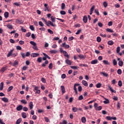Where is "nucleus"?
Returning a JSON list of instances; mask_svg holds the SVG:
<instances>
[{"instance_id": "nucleus-35", "label": "nucleus", "mask_w": 124, "mask_h": 124, "mask_svg": "<svg viewBox=\"0 0 124 124\" xmlns=\"http://www.w3.org/2000/svg\"><path fill=\"white\" fill-rule=\"evenodd\" d=\"M60 14H61V15H65V14H66V12L64 11H61Z\"/></svg>"}, {"instance_id": "nucleus-27", "label": "nucleus", "mask_w": 124, "mask_h": 124, "mask_svg": "<svg viewBox=\"0 0 124 124\" xmlns=\"http://www.w3.org/2000/svg\"><path fill=\"white\" fill-rule=\"evenodd\" d=\"M101 109H102V107L100 106L97 107L95 108V110L96 111H100V110H101Z\"/></svg>"}, {"instance_id": "nucleus-61", "label": "nucleus", "mask_w": 124, "mask_h": 124, "mask_svg": "<svg viewBox=\"0 0 124 124\" xmlns=\"http://www.w3.org/2000/svg\"><path fill=\"white\" fill-rule=\"evenodd\" d=\"M9 41L11 43H13V44L15 43V41L14 40H13V39H10L9 40Z\"/></svg>"}, {"instance_id": "nucleus-28", "label": "nucleus", "mask_w": 124, "mask_h": 124, "mask_svg": "<svg viewBox=\"0 0 124 124\" xmlns=\"http://www.w3.org/2000/svg\"><path fill=\"white\" fill-rule=\"evenodd\" d=\"M10 64H11V65H13V66H15L16 67L17 65H18V62H16V63L10 62Z\"/></svg>"}, {"instance_id": "nucleus-30", "label": "nucleus", "mask_w": 124, "mask_h": 124, "mask_svg": "<svg viewBox=\"0 0 124 124\" xmlns=\"http://www.w3.org/2000/svg\"><path fill=\"white\" fill-rule=\"evenodd\" d=\"M61 8L62 10H63L64 8H65V4H64V3H62Z\"/></svg>"}, {"instance_id": "nucleus-17", "label": "nucleus", "mask_w": 124, "mask_h": 124, "mask_svg": "<svg viewBox=\"0 0 124 124\" xmlns=\"http://www.w3.org/2000/svg\"><path fill=\"white\" fill-rule=\"evenodd\" d=\"M81 122L83 123V124H86V122H87V120L86 119V117H83L81 118Z\"/></svg>"}, {"instance_id": "nucleus-12", "label": "nucleus", "mask_w": 124, "mask_h": 124, "mask_svg": "<svg viewBox=\"0 0 124 124\" xmlns=\"http://www.w3.org/2000/svg\"><path fill=\"white\" fill-rule=\"evenodd\" d=\"M103 98H104L105 99L106 101H104L103 102L104 103V104H108V103H110V101H109V100L107 98H106L105 97H104V96H103Z\"/></svg>"}, {"instance_id": "nucleus-52", "label": "nucleus", "mask_w": 124, "mask_h": 124, "mask_svg": "<svg viewBox=\"0 0 124 124\" xmlns=\"http://www.w3.org/2000/svg\"><path fill=\"white\" fill-rule=\"evenodd\" d=\"M94 12H95V13H96V14H97V15L98 16H99V12H98V10L95 9V10H94Z\"/></svg>"}, {"instance_id": "nucleus-2", "label": "nucleus", "mask_w": 124, "mask_h": 124, "mask_svg": "<svg viewBox=\"0 0 124 124\" xmlns=\"http://www.w3.org/2000/svg\"><path fill=\"white\" fill-rule=\"evenodd\" d=\"M21 57H22L23 59H25L26 57H30V56H31V52H27L26 54H25L24 53H21Z\"/></svg>"}, {"instance_id": "nucleus-42", "label": "nucleus", "mask_w": 124, "mask_h": 124, "mask_svg": "<svg viewBox=\"0 0 124 124\" xmlns=\"http://www.w3.org/2000/svg\"><path fill=\"white\" fill-rule=\"evenodd\" d=\"M39 25L40 26V27H44V24H43V22L42 21H39Z\"/></svg>"}, {"instance_id": "nucleus-3", "label": "nucleus", "mask_w": 124, "mask_h": 124, "mask_svg": "<svg viewBox=\"0 0 124 124\" xmlns=\"http://www.w3.org/2000/svg\"><path fill=\"white\" fill-rule=\"evenodd\" d=\"M46 24L48 27H49L50 26H50H52V27H56V25L54 24V23H53V22H52L50 20L46 21Z\"/></svg>"}, {"instance_id": "nucleus-41", "label": "nucleus", "mask_w": 124, "mask_h": 124, "mask_svg": "<svg viewBox=\"0 0 124 124\" xmlns=\"http://www.w3.org/2000/svg\"><path fill=\"white\" fill-rule=\"evenodd\" d=\"M101 74H102V75L104 76L105 77H108V74L106 73L105 72H102Z\"/></svg>"}, {"instance_id": "nucleus-54", "label": "nucleus", "mask_w": 124, "mask_h": 124, "mask_svg": "<svg viewBox=\"0 0 124 124\" xmlns=\"http://www.w3.org/2000/svg\"><path fill=\"white\" fill-rule=\"evenodd\" d=\"M120 6H121V5L119 3L116 4L115 5V7H116V8H120Z\"/></svg>"}, {"instance_id": "nucleus-49", "label": "nucleus", "mask_w": 124, "mask_h": 124, "mask_svg": "<svg viewBox=\"0 0 124 124\" xmlns=\"http://www.w3.org/2000/svg\"><path fill=\"white\" fill-rule=\"evenodd\" d=\"M47 31H48V32L50 33V34H53L54 33V32L53 31H52V30H51L50 29H48Z\"/></svg>"}, {"instance_id": "nucleus-59", "label": "nucleus", "mask_w": 124, "mask_h": 124, "mask_svg": "<svg viewBox=\"0 0 124 124\" xmlns=\"http://www.w3.org/2000/svg\"><path fill=\"white\" fill-rule=\"evenodd\" d=\"M30 29L31 30V31H34V27H33L32 25L30 26Z\"/></svg>"}, {"instance_id": "nucleus-48", "label": "nucleus", "mask_w": 124, "mask_h": 124, "mask_svg": "<svg viewBox=\"0 0 124 124\" xmlns=\"http://www.w3.org/2000/svg\"><path fill=\"white\" fill-rule=\"evenodd\" d=\"M31 32L26 33V37H30L31 36Z\"/></svg>"}, {"instance_id": "nucleus-46", "label": "nucleus", "mask_w": 124, "mask_h": 124, "mask_svg": "<svg viewBox=\"0 0 124 124\" xmlns=\"http://www.w3.org/2000/svg\"><path fill=\"white\" fill-rule=\"evenodd\" d=\"M60 124H67V121L66 120H63L62 123L60 122Z\"/></svg>"}, {"instance_id": "nucleus-8", "label": "nucleus", "mask_w": 124, "mask_h": 124, "mask_svg": "<svg viewBox=\"0 0 124 124\" xmlns=\"http://www.w3.org/2000/svg\"><path fill=\"white\" fill-rule=\"evenodd\" d=\"M39 56V53H33L31 54V57L32 58H36V57Z\"/></svg>"}, {"instance_id": "nucleus-53", "label": "nucleus", "mask_w": 124, "mask_h": 124, "mask_svg": "<svg viewBox=\"0 0 124 124\" xmlns=\"http://www.w3.org/2000/svg\"><path fill=\"white\" fill-rule=\"evenodd\" d=\"M71 68L72 69H77L78 68V67L77 66H71Z\"/></svg>"}, {"instance_id": "nucleus-43", "label": "nucleus", "mask_w": 124, "mask_h": 124, "mask_svg": "<svg viewBox=\"0 0 124 124\" xmlns=\"http://www.w3.org/2000/svg\"><path fill=\"white\" fill-rule=\"evenodd\" d=\"M22 109H23V111H25V112H27L29 110V108H28L26 107H23V108H22Z\"/></svg>"}, {"instance_id": "nucleus-5", "label": "nucleus", "mask_w": 124, "mask_h": 124, "mask_svg": "<svg viewBox=\"0 0 124 124\" xmlns=\"http://www.w3.org/2000/svg\"><path fill=\"white\" fill-rule=\"evenodd\" d=\"M106 119L107 120H108V121H111V120H114L116 121V120H117V117L114 116H107Z\"/></svg>"}, {"instance_id": "nucleus-15", "label": "nucleus", "mask_w": 124, "mask_h": 124, "mask_svg": "<svg viewBox=\"0 0 124 124\" xmlns=\"http://www.w3.org/2000/svg\"><path fill=\"white\" fill-rule=\"evenodd\" d=\"M62 93H65V88H64V86H61Z\"/></svg>"}, {"instance_id": "nucleus-37", "label": "nucleus", "mask_w": 124, "mask_h": 124, "mask_svg": "<svg viewBox=\"0 0 124 124\" xmlns=\"http://www.w3.org/2000/svg\"><path fill=\"white\" fill-rule=\"evenodd\" d=\"M118 86H119V87H122V86H123V82H122V80H119L118 81Z\"/></svg>"}, {"instance_id": "nucleus-63", "label": "nucleus", "mask_w": 124, "mask_h": 124, "mask_svg": "<svg viewBox=\"0 0 124 124\" xmlns=\"http://www.w3.org/2000/svg\"><path fill=\"white\" fill-rule=\"evenodd\" d=\"M78 92H81L82 90H83V89L82 88V86H78Z\"/></svg>"}, {"instance_id": "nucleus-19", "label": "nucleus", "mask_w": 124, "mask_h": 124, "mask_svg": "<svg viewBox=\"0 0 124 124\" xmlns=\"http://www.w3.org/2000/svg\"><path fill=\"white\" fill-rule=\"evenodd\" d=\"M3 85H4V83H3V82L0 83V91H2V90H3Z\"/></svg>"}, {"instance_id": "nucleus-22", "label": "nucleus", "mask_w": 124, "mask_h": 124, "mask_svg": "<svg viewBox=\"0 0 124 124\" xmlns=\"http://www.w3.org/2000/svg\"><path fill=\"white\" fill-rule=\"evenodd\" d=\"M2 100L4 102H6V103L8 102V99L6 97L2 98Z\"/></svg>"}, {"instance_id": "nucleus-9", "label": "nucleus", "mask_w": 124, "mask_h": 124, "mask_svg": "<svg viewBox=\"0 0 124 124\" xmlns=\"http://www.w3.org/2000/svg\"><path fill=\"white\" fill-rule=\"evenodd\" d=\"M14 51V49H12L10 50V51L8 53L7 57L8 58H9L11 56H12V53H13V51Z\"/></svg>"}, {"instance_id": "nucleus-23", "label": "nucleus", "mask_w": 124, "mask_h": 124, "mask_svg": "<svg viewBox=\"0 0 124 124\" xmlns=\"http://www.w3.org/2000/svg\"><path fill=\"white\" fill-rule=\"evenodd\" d=\"M50 53L51 54H56V53H58V51L57 50H51L50 51Z\"/></svg>"}, {"instance_id": "nucleus-45", "label": "nucleus", "mask_w": 124, "mask_h": 124, "mask_svg": "<svg viewBox=\"0 0 124 124\" xmlns=\"http://www.w3.org/2000/svg\"><path fill=\"white\" fill-rule=\"evenodd\" d=\"M42 60H43V58L42 59V58L39 57L37 59V62H42Z\"/></svg>"}, {"instance_id": "nucleus-11", "label": "nucleus", "mask_w": 124, "mask_h": 124, "mask_svg": "<svg viewBox=\"0 0 124 124\" xmlns=\"http://www.w3.org/2000/svg\"><path fill=\"white\" fill-rule=\"evenodd\" d=\"M29 108L30 110H31V109H33V104L32 102H30L29 103Z\"/></svg>"}, {"instance_id": "nucleus-44", "label": "nucleus", "mask_w": 124, "mask_h": 124, "mask_svg": "<svg viewBox=\"0 0 124 124\" xmlns=\"http://www.w3.org/2000/svg\"><path fill=\"white\" fill-rule=\"evenodd\" d=\"M61 77L62 79H65V78H66V75H65V74H63L62 75Z\"/></svg>"}, {"instance_id": "nucleus-33", "label": "nucleus", "mask_w": 124, "mask_h": 124, "mask_svg": "<svg viewBox=\"0 0 124 124\" xmlns=\"http://www.w3.org/2000/svg\"><path fill=\"white\" fill-rule=\"evenodd\" d=\"M72 111L75 112H77L78 111V108L76 107H74L72 108Z\"/></svg>"}, {"instance_id": "nucleus-7", "label": "nucleus", "mask_w": 124, "mask_h": 124, "mask_svg": "<svg viewBox=\"0 0 124 124\" xmlns=\"http://www.w3.org/2000/svg\"><path fill=\"white\" fill-rule=\"evenodd\" d=\"M62 47L65 48V49H69L70 46H69V45H67L66 43H63L62 44Z\"/></svg>"}, {"instance_id": "nucleus-57", "label": "nucleus", "mask_w": 124, "mask_h": 124, "mask_svg": "<svg viewBox=\"0 0 124 124\" xmlns=\"http://www.w3.org/2000/svg\"><path fill=\"white\" fill-rule=\"evenodd\" d=\"M97 42H101V38L100 37H97Z\"/></svg>"}, {"instance_id": "nucleus-47", "label": "nucleus", "mask_w": 124, "mask_h": 124, "mask_svg": "<svg viewBox=\"0 0 124 124\" xmlns=\"http://www.w3.org/2000/svg\"><path fill=\"white\" fill-rule=\"evenodd\" d=\"M117 73L118 74H119V75H121V74H122V70L121 69H119L117 70Z\"/></svg>"}, {"instance_id": "nucleus-13", "label": "nucleus", "mask_w": 124, "mask_h": 124, "mask_svg": "<svg viewBox=\"0 0 124 124\" xmlns=\"http://www.w3.org/2000/svg\"><path fill=\"white\" fill-rule=\"evenodd\" d=\"M108 88H109V91H110V92H111V93H116V91L113 90V88H112V87H111V86L109 85L108 86Z\"/></svg>"}, {"instance_id": "nucleus-20", "label": "nucleus", "mask_w": 124, "mask_h": 124, "mask_svg": "<svg viewBox=\"0 0 124 124\" xmlns=\"http://www.w3.org/2000/svg\"><path fill=\"white\" fill-rule=\"evenodd\" d=\"M7 27L8 28V29H9L10 30H12V29H13V26L10 24L7 25Z\"/></svg>"}, {"instance_id": "nucleus-55", "label": "nucleus", "mask_w": 124, "mask_h": 124, "mask_svg": "<svg viewBox=\"0 0 124 124\" xmlns=\"http://www.w3.org/2000/svg\"><path fill=\"white\" fill-rule=\"evenodd\" d=\"M51 19L52 22H53V23H55L56 22V19H55V18H54V16H51Z\"/></svg>"}, {"instance_id": "nucleus-62", "label": "nucleus", "mask_w": 124, "mask_h": 124, "mask_svg": "<svg viewBox=\"0 0 124 124\" xmlns=\"http://www.w3.org/2000/svg\"><path fill=\"white\" fill-rule=\"evenodd\" d=\"M44 112V109H40L38 110V113H43Z\"/></svg>"}, {"instance_id": "nucleus-40", "label": "nucleus", "mask_w": 124, "mask_h": 124, "mask_svg": "<svg viewBox=\"0 0 124 124\" xmlns=\"http://www.w3.org/2000/svg\"><path fill=\"white\" fill-rule=\"evenodd\" d=\"M21 103H23V104H27V103H28L27 101H26V100H24V99L21 100Z\"/></svg>"}, {"instance_id": "nucleus-64", "label": "nucleus", "mask_w": 124, "mask_h": 124, "mask_svg": "<svg viewBox=\"0 0 124 124\" xmlns=\"http://www.w3.org/2000/svg\"><path fill=\"white\" fill-rule=\"evenodd\" d=\"M16 49L17 50H22V47L19 46H16Z\"/></svg>"}, {"instance_id": "nucleus-50", "label": "nucleus", "mask_w": 124, "mask_h": 124, "mask_svg": "<svg viewBox=\"0 0 124 124\" xmlns=\"http://www.w3.org/2000/svg\"><path fill=\"white\" fill-rule=\"evenodd\" d=\"M30 44H31V45H33V46H35V45H36V43L33 41H31Z\"/></svg>"}, {"instance_id": "nucleus-10", "label": "nucleus", "mask_w": 124, "mask_h": 124, "mask_svg": "<svg viewBox=\"0 0 124 124\" xmlns=\"http://www.w3.org/2000/svg\"><path fill=\"white\" fill-rule=\"evenodd\" d=\"M6 69H7V66L3 67L1 68L0 71L1 72V73H3V72H4L5 70H6Z\"/></svg>"}, {"instance_id": "nucleus-31", "label": "nucleus", "mask_w": 124, "mask_h": 124, "mask_svg": "<svg viewBox=\"0 0 124 124\" xmlns=\"http://www.w3.org/2000/svg\"><path fill=\"white\" fill-rule=\"evenodd\" d=\"M12 90H13V86H10L7 89V92H11V91H12Z\"/></svg>"}, {"instance_id": "nucleus-58", "label": "nucleus", "mask_w": 124, "mask_h": 124, "mask_svg": "<svg viewBox=\"0 0 124 124\" xmlns=\"http://www.w3.org/2000/svg\"><path fill=\"white\" fill-rule=\"evenodd\" d=\"M80 27H81V25L79 23L75 25V28H80Z\"/></svg>"}, {"instance_id": "nucleus-29", "label": "nucleus", "mask_w": 124, "mask_h": 124, "mask_svg": "<svg viewBox=\"0 0 124 124\" xmlns=\"http://www.w3.org/2000/svg\"><path fill=\"white\" fill-rule=\"evenodd\" d=\"M108 45H110V46H112V45H113V44H114V42H113V41H109L108 42Z\"/></svg>"}, {"instance_id": "nucleus-6", "label": "nucleus", "mask_w": 124, "mask_h": 124, "mask_svg": "<svg viewBox=\"0 0 124 124\" xmlns=\"http://www.w3.org/2000/svg\"><path fill=\"white\" fill-rule=\"evenodd\" d=\"M79 86H80V84H77V83L75 84V85L74 86V91H75V92L76 93V94H77V93H78L77 87H78Z\"/></svg>"}, {"instance_id": "nucleus-39", "label": "nucleus", "mask_w": 124, "mask_h": 124, "mask_svg": "<svg viewBox=\"0 0 124 124\" xmlns=\"http://www.w3.org/2000/svg\"><path fill=\"white\" fill-rule=\"evenodd\" d=\"M49 69H52L53 68V63H50L48 65Z\"/></svg>"}, {"instance_id": "nucleus-4", "label": "nucleus", "mask_w": 124, "mask_h": 124, "mask_svg": "<svg viewBox=\"0 0 124 124\" xmlns=\"http://www.w3.org/2000/svg\"><path fill=\"white\" fill-rule=\"evenodd\" d=\"M43 55H44V57L43 58V61H46V60H47V59H48V60H50L51 58L50 57H49V56H48V55L46 54V53H44Z\"/></svg>"}, {"instance_id": "nucleus-36", "label": "nucleus", "mask_w": 124, "mask_h": 124, "mask_svg": "<svg viewBox=\"0 0 124 124\" xmlns=\"http://www.w3.org/2000/svg\"><path fill=\"white\" fill-rule=\"evenodd\" d=\"M96 88H97L98 89H99V88L101 87V83H97L96 85Z\"/></svg>"}, {"instance_id": "nucleus-38", "label": "nucleus", "mask_w": 124, "mask_h": 124, "mask_svg": "<svg viewBox=\"0 0 124 124\" xmlns=\"http://www.w3.org/2000/svg\"><path fill=\"white\" fill-rule=\"evenodd\" d=\"M120 51H121V47L120 46H118L117 47L116 52L117 53H120Z\"/></svg>"}, {"instance_id": "nucleus-21", "label": "nucleus", "mask_w": 124, "mask_h": 124, "mask_svg": "<svg viewBox=\"0 0 124 124\" xmlns=\"http://www.w3.org/2000/svg\"><path fill=\"white\" fill-rule=\"evenodd\" d=\"M4 15L5 18H8V16H9V13L8 12H5Z\"/></svg>"}, {"instance_id": "nucleus-1", "label": "nucleus", "mask_w": 124, "mask_h": 124, "mask_svg": "<svg viewBox=\"0 0 124 124\" xmlns=\"http://www.w3.org/2000/svg\"><path fill=\"white\" fill-rule=\"evenodd\" d=\"M60 52L61 53H62L64 57H66L67 59H69V55H68V53L66 51L63 50L62 48H60Z\"/></svg>"}, {"instance_id": "nucleus-24", "label": "nucleus", "mask_w": 124, "mask_h": 124, "mask_svg": "<svg viewBox=\"0 0 124 124\" xmlns=\"http://www.w3.org/2000/svg\"><path fill=\"white\" fill-rule=\"evenodd\" d=\"M82 84L85 86V87H88V82H87L85 80H82Z\"/></svg>"}, {"instance_id": "nucleus-25", "label": "nucleus", "mask_w": 124, "mask_h": 124, "mask_svg": "<svg viewBox=\"0 0 124 124\" xmlns=\"http://www.w3.org/2000/svg\"><path fill=\"white\" fill-rule=\"evenodd\" d=\"M78 57L79 58V59H85V58H86V56L85 55L80 54L78 55Z\"/></svg>"}, {"instance_id": "nucleus-14", "label": "nucleus", "mask_w": 124, "mask_h": 124, "mask_svg": "<svg viewBox=\"0 0 124 124\" xmlns=\"http://www.w3.org/2000/svg\"><path fill=\"white\" fill-rule=\"evenodd\" d=\"M23 109V106L22 105H19L17 108H16V110L17 111H21Z\"/></svg>"}, {"instance_id": "nucleus-51", "label": "nucleus", "mask_w": 124, "mask_h": 124, "mask_svg": "<svg viewBox=\"0 0 124 124\" xmlns=\"http://www.w3.org/2000/svg\"><path fill=\"white\" fill-rule=\"evenodd\" d=\"M103 5L105 7H107V6H108V4L107 3V2L106 1L104 2Z\"/></svg>"}, {"instance_id": "nucleus-16", "label": "nucleus", "mask_w": 124, "mask_h": 124, "mask_svg": "<svg viewBox=\"0 0 124 124\" xmlns=\"http://www.w3.org/2000/svg\"><path fill=\"white\" fill-rule=\"evenodd\" d=\"M21 116L23 119H26L27 118V113L26 112H22Z\"/></svg>"}, {"instance_id": "nucleus-18", "label": "nucleus", "mask_w": 124, "mask_h": 124, "mask_svg": "<svg viewBox=\"0 0 124 124\" xmlns=\"http://www.w3.org/2000/svg\"><path fill=\"white\" fill-rule=\"evenodd\" d=\"M83 21L84 23H87L88 22V17L86 16H83Z\"/></svg>"}, {"instance_id": "nucleus-56", "label": "nucleus", "mask_w": 124, "mask_h": 124, "mask_svg": "<svg viewBox=\"0 0 124 124\" xmlns=\"http://www.w3.org/2000/svg\"><path fill=\"white\" fill-rule=\"evenodd\" d=\"M45 120L46 122V123H49V122H50L49 118H48V117H45Z\"/></svg>"}, {"instance_id": "nucleus-32", "label": "nucleus", "mask_w": 124, "mask_h": 124, "mask_svg": "<svg viewBox=\"0 0 124 124\" xmlns=\"http://www.w3.org/2000/svg\"><path fill=\"white\" fill-rule=\"evenodd\" d=\"M107 31H108V32H114V31L113 30H112L111 29H109V28H107L106 29Z\"/></svg>"}, {"instance_id": "nucleus-34", "label": "nucleus", "mask_w": 124, "mask_h": 124, "mask_svg": "<svg viewBox=\"0 0 124 124\" xmlns=\"http://www.w3.org/2000/svg\"><path fill=\"white\" fill-rule=\"evenodd\" d=\"M32 48L34 50H36V51H38V48H37V46L36 45L35 46H33Z\"/></svg>"}, {"instance_id": "nucleus-60", "label": "nucleus", "mask_w": 124, "mask_h": 124, "mask_svg": "<svg viewBox=\"0 0 124 124\" xmlns=\"http://www.w3.org/2000/svg\"><path fill=\"white\" fill-rule=\"evenodd\" d=\"M47 64H48V62H45L42 64V66H43V67H45Z\"/></svg>"}, {"instance_id": "nucleus-26", "label": "nucleus", "mask_w": 124, "mask_h": 124, "mask_svg": "<svg viewBox=\"0 0 124 124\" xmlns=\"http://www.w3.org/2000/svg\"><path fill=\"white\" fill-rule=\"evenodd\" d=\"M22 122V118H19L18 119L16 122V124H21V122Z\"/></svg>"}]
</instances>
